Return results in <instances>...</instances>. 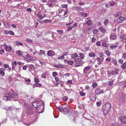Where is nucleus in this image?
<instances>
[{"label": "nucleus", "mask_w": 126, "mask_h": 126, "mask_svg": "<svg viewBox=\"0 0 126 126\" xmlns=\"http://www.w3.org/2000/svg\"><path fill=\"white\" fill-rule=\"evenodd\" d=\"M17 94L16 93H14L12 94L9 93L7 95H4L3 96V99L6 101L10 100L13 97L17 98Z\"/></svg>", "instance_id": "1"}, {"label": "nucleus", "mask_w": 126, "mask_h": 126, "mask_svg": "<svg viewBox=\"0 0 126 126\" xmlns=\"http://www.w3.org/2000/svg\"><path fill=\"white\" fill-rule=\"evenodd\" d=\"M111 108V105L109 103L104 105L103 107L102 111L104 115L107 114Z\"/></svg>", "instance_id": "2"}, {"label": "nucleus", "mask_w": 126, "mask_h": 126, "mask_svg": "<svg viewBox=\"0 0 126 126\" xmlns=\"http://www.w3.org/2000/svg\"><path fill=\"white\" fill-rule=\"evenodd\" d=\"M37 16L39 18V20L47 16L46 15L44 12H41V11L39 12L37 15Z\"/></svg>", "instance_id": "3"}, {"label": "nucleus", "mask_w": 126, "mask_h": 126, "mask_svg": "<svg viewBox=\"0 0 126 126\" xmlns=\"http://www.w3.org/2000/svg\"><path fill=\"white\" fill-rule=\"evenodd\" d=\"M120 71L119 68H115L111 72V74L113 75H117Z\"/></svg>", "instance_id": "4"}, {"label": "nucleus", "mask_w": 126, "mask_h": 126, "mask_svg": "<svg viewBox=\"0 0 126 126\" xmlns=\"http://www.w3.org/2000/svg\"><path fill=\"white\" fill-rule=\"evenodd\" d=\"M120 119L122 123L126 124V117L125 116H121L120 118Z\"/></svg>", "instance_id": "5"}, {"label": "nucleus", "mask_w": 126, "mask_h": 126, "mask_svg": "<svg viewBox=\"0 0 126 126\" xmlns=\"http://www.w3.org/2000/svg\"><path fill=\"white\" fill-rule=\"evenodd\" d=\"M33 111L32 107L31 106H29L27 108V113L28 114H32L33 112Z\"/></svg>", "instance_id": "6"}, {"label": "nucleus", "mask_w": 126, "mask_h": 126, "mask_svg": "<svg viewBox=\"0 0 126 126\" xmlns=\"http://www.w3.org/2000/svg\"><path fill=\"white\" fill-rule=\"evenodd\" d=\"M126 96V94L124 93H121L119 97L122 102H123L124 101Z\"/></svg>", "instance_id": "7"}, {"label": "nucleus", "mask_w": 126, "mask_h": 126, "mask_svg": "<svg viewBox=\"0 0 126 126\" xmlns=\"http://www.w3.org/2000/svg\"><path fill=\"white\" fill-rule=\"evenodd\" d=\"M95 93L96 94L98 95L101 93H104L103 90H101L99 89H96L95 90Z\"/></svg>", "instance_id": "8"}, {"label": "nucleus", "mask_w": 126, "mask_h": 126, "mask_svg": "<svg viewBox=\"0 0 126 126\" xmlns=\"http://www.w3.org/2000/svg\"><path fill=\"white\" fill-rule=\"evenodd\" d=\"M96 59L98 62L97 64L99 65L102 63V62H103L104 59L103 58H100L99 57H97Z\"/></svg>", "instance_id": "9"}, {"label": "nucleus", "mask_w": 126, "mask_h": 126, "mask_svg": "<svg viewBox=\"0 0 126 126\" xmlns=\"http://www.w3.org/2000/svg\"><path fill=\"white\" fill-rule=\"evenodd\" d=\"M55 54L54 52L52 50H50L47 52V55L50 56H53Z\"/></svg>", "instance_id": "10"}, {"label": "nucleus", "mask_w": 126, "mask_h": 126, "mask_svg": "<svg viewBox=\"0 0 126 126\" xmlns=\"http://www.w3.org/2000/svg\"><path fill=\"white\" fill-rule=\"evenodd\" d=\"M91 68V67L89 65L86 67L83 70L84 73L85 74H86L87 73L88 71Z\"/></svg>", "instance_id": "11"}, {"label": "nucleus", "mask_w": 126, "mask_h": 126, "mask_svg": "<svg viewBox=\"0 0 126 126\" xmlns=\"http://www.w3.org/2000/svg\"><path fill=\"white\" fill-rule=\"evenodd\" d=\"M39 103L38 101H35L33 102L32 103V105L33 107L36 108V109H37L38 107H39V105L37 104Z\"/></svg>", "instance_id": "12"}, {"label": "nucleus", "mask_w": 126, "mask_h": 126, "mask_svg": "<svg viewBox=\"0 0 126 126\" xmlns=\"http://www.w3.org/2000/svg\"><path fill=\"white\" fill-rule=\"evenodd\" d=\"M47 4L49 7H53L54 6L53 3H52L51 0H50L47 2Z\"/></svg>", "instance_id": "13"}, {"label": "nucleus", "mask_w": 126, "mask_h": 126, "mask_svg": "<svg viewBox=\"0 0 126 126\" xmlns=\"http://www.w3.org/2000/svg\"><path fill=\"white\" fill-rule=\"evenodd\" d=\"M125 19V17H119L117 19V21L118 23H120L122 22Z\"/></svg>", "instance_id": "14"}, {"label": "nucleus", "mask_w": 126, "mask_h": 126, "mask_svg": "<svg viewBox=\"0 0 126 126\" xmlns=\"http://www.w3.org/2000/svg\"><path fill=\"white\" fill-rule=\"evenodd\" d=\"M5 49L6 51H10L12 49V47L10 46H8L6 44L5 45Z\"/></svg>", "instance_id": "15"}, {"label": "nucleus", "mask_w": 126, "mask_h": 126, "mask_svg": "<svg viewBox=\"0 0 126 126\" xmlns=\"http://www.w3.org/2000/svg\"><path fill=\"white\" fill-rule=\"evenodd\" d=\"M79 15L83 17H86L88 16L87 14V13L82 12H79Z\"/></svg>", "instance_id": "16"}, {"label": "nucleus", "mask_w": 126, "mask_h": 126, "mask_svg": "<svg viewBox=\"0 0 126 126\" xmlns=\"http://www.w3.org/2000/svg\"><path fill=\"white\" fill-rule=\"evenodd\" d=\"M110 38V39L113 40L116 39L117 37L115 33H112L111 35Z\"/></svg>", "instance_id": "17"}, {"label": "nucleus", "mask_w": 126, "mask_h": 126, "mask_svg": "<svg viewBox=\"0 0 126 126\" xmlns=\"http://www.w3.org/2000/svg\"><path fill=\"white\" fill-rule=\"evenodd\" d=\"M75 62H80L81 61V58H80L79 56H78L76 58L74 59Z\"/></svg>", "instance_id": "18"}, {"label": "nucleus", "mask_w": 126, "mask_h": 126, "mask_svg": "<svg viewBox=\"0 0 126 126\" xmlns=\"http://www.w3.org/2000/svg\"><path fill=\"white\" fill-rule=\"evenodd\" d=\"M29 71L32 72V71L34 70V66L32 64H30L29 65Z\"/></svg>", "instance_id": "19"}, {"label": "nucleus", "mask_w": 126, "mask_h": 126, "mask_svg": "<svg viewBox=\"0 0 126 126\" xmlns=\"http://www.w3.org/2000/svg\"><path fill=\"white\" fill-rule=\"evenodd\" d=\"M46 75L47 76H49V74L47 72H46L43 73L41 75V77L43 78H46Z\"/></svg>", "instance_id": "20"}, {"label": "nucleus", "mask_w": 126, "mask_h": 126, "mask_svg": "<svg viewBox=\"0 0 126 126\" xmlns=\"http://www.w3.org/2000/svg\"><path fill=\"white\" fill-rule=\"evenodd\" d=\"M68 106L64 108L63 110V111L64 112H66L67 113H68L69 112V107L68 106V105H67Z\"/></svg>", "instance_id": "21"}, {"label": "nucleus", "mask_w": 126, "mask_h": 126, "mask_svg": "<svg viewBox=\"0 0 126 126\" xmlns=\"http://www.w3.org/2000/svg\"><path fill=\"white\" fill-rule=\"evenodd\" d=\"M45 54L46 53L45 51L41 50L40 51L39 53V55L40 56L45 55Z\"/></svg>", "instance_id": "22"}, {"label": "nucleus", "mask_w": 126, "mask_h": 126, "mask_svg": "<svg viewBox=\"0 0 126 126\" xmlns=\"http://www.w3.org/2000/svg\"><path fill=\"white\" fill-rule=\"evenodd\" d=\"M78 56V55L77 53H73L71 56V57L72 59H75Z\"/></svg>", "instance_id": "23"}, {"label": "nucleus", "mask_w": 126, "mask_h": 126, "mask_svg": "<svg viewBox=\"0 0 126 126\" xmlns=\"http://www.w3.org/2000/svg\"><path fill=\"white\" fill-rule=\"evenodd\" d=\"M99 29L100 31L104 33L106 32V30L105 29L102 27H100Z\"/></svg>", "instance_id": "24"}, {"label": "nucleus", "mask_w": 126, "mask_h": 126, "mask_svg": "<svg viewBox=\"0 0 126 126\" xmlns=\"http://www.w3.org/2000/svg\"><path fill=\"white\" fill-rule=\"evenodd\" d=\"M118 47V46L117 44H116L115 45H110V47L112 49H114L116 48L117 47Z\"/></svg>", "instance_id": "25"}, {"label": "nucleus", "mask_w": 126, "mask_h": 126, "mask_svg": "<svg viewBox=\"0 0 126 126\" xmlns=\"http://www.w3.org/2000/svg\"><path fill=\"white\" fill-rule=\"evenodd\" d=\"M99 57L100 58L103 59H104V54L103 52H99Z\"/></svg>", "instance_id": "26"}, {"label": "nucleus", "mask_w": 126, "mask_h": 126, "mask_svg": "<svg viewBox=\"0 0 126 126\" xmlns=\"http://www.w3.org/2000/svg\"><path fill=\"white\" fill-rule=\"evenodd\" d=\"M101 46L104 47H106L107 49H108V47L107 46L106 43L105 42H103L102 43Z\"/></svg>", "instance_id": "27"}, {"label": "nucleus", "mask_w": 126, "mask_h": 126, "mask_svg": "<svg viewBox=\"0 0 126 126\" xmlns=\"http://www.w3.org/2000/svg\"><path fill=\"white\" fill-rule=\"evenodd\" d=\"M41 86V84L39 83H36L33 86V87L34 88L36 87H40Z\"/></svg>", "instance_id": "28"}, {"label": "nucleus", "mask_w": 126, "mask_h": 126, "mask_svg": "<svg viewBox=\"0 0 126 126\" xmlns=\"http://www.w3.org/2000/svg\"><path fill=\"white\" fill-rule=\"evenodd\" d=\"M89 55L90 57H95L96 55L94 52H91L89 53Z\"/></svg>", "instance_id": "29"}, {"label": "nucleus", "mask_w": 126, "mask_h": 126, "mask_svg": "<svg viewBox=\"0 0 126 126\" xmlns=\"http://www.w3.org/2000/svg\"><path fill=\"white\" fill-rule=\"evenodd\" d=\"M51 20L49 19H47L46 20H44L42 22H44V23H51Z\"/></svg>", "instance_id": "30"}, {"label": "nucleus", "mask_w": 126, "mask_h": 126, "mask_svg": "<svg viewBox=\"0 0 126 126\" xmlns=\"http://www.w3.org/2000/svg\"><path fill=\"white\" fill-rule=\"evenodd\" d=\"M114 81L113 80H111L108 82V84L109 86H111L113 83Z\"/></svg>", "instance_id": "31"}, {"label": "nucleus", "mask_w": 126, "mask_h": 126, "mask_svg": "<svg viewBox=\"0 0 126 126\" xmlns=\"http://www.w3.org/2000/svg\"><path fill=\"white\" fill-rule=\"evenodd\" d=\"M121 68L123 69H124L126 68V63H123L121 66Z\"/></svg>", "instance_id": "32"}, {"label": "nucleus", "mask_w": 126, "mask_h": 126, "mask_svg": "<svg viewBox=\"0 0 126 126\" xmlns=\"http://www.w3.org/2000/svg\"><path fill=\"white\" fill-rule=\"evenodd\" d=\"M105 53V54L108 56H110V54L111 52L109 51V50H106Z\"/></svg>", "instance_id": "33"}, {"label": "nucleus", "mask_w": 126, "mask_h": 126, "mask_svg": "<svg viewBox=\"0 0 126 126\" xmlns=\"http://www.w3.org/2000/svg\"><path fill=\"white\" fill-rule=\"evenodd\" d=\"M16 53L19 56H21L22 55V52L20 50L16 51Z\"/></svg>", "instance_id": "34"}, {"label": "nucleus", "mask_w": 126, "mask_h": 126, "mask_svg": "<svg viewBox=\"0 0 126 126\" xmlns=\"http://www.w3.org/2000/svg\"><path fill=\"white\" fill-rule=\"evenodd\" d=\"M79 55L80 58H81L82 59H83L84 58V55L81 53H79Z\"/></svg>", "instance_id": "35"}, {"label": "nucleus", "mask_w": 126, "mask_h": 126, "mask_svg": "<svg viewBox=\"0 0 126 126\" xmlns=\"http://www.w3.org/2000/svg\"><path fill=\"white\" fill-rule=\"evenodd\" d=\"M86 23L88 25L90 26L92 25V22L91 20H88L86 22Z\"/></svg>", "instance_id": "36"}, {"label": "nucleus", "mask_w": 126, "mask_h": 126, "mask_svg": "<svg viewBox=\"0 0 126 126\" xmlns=\"http://www.w3.org/2000/svg\"><path fill=\"white\" fill-rule=\"evenodd\" d=\"M4 25L5 27L6 28H9V23H4Z\"/></svg>", "instance_id": "37"}, {"label": "nucleus", "mask_w": 126, "mask_h": 126, "mask_svg": "<svg viewBox=\"0 0 126 126\" xmlns=\"http://www.w3.org/2000/svg\"><path fill=\"white\" fill-rule=\"evenodd\" d=\"M4 71L1 70L0 71V74L2 77L3 76L5 75V73L4 72Z\"/></svg>", "instance_id": "38"}, {"label": "nucleus", "mask_w": 126, "mask_h": 126, "mask_svg": "<svg viewBox=\"0 0 126 126\" xmlns=\"http://www.w3.org/2000/svg\"><path fill=\"white\" fill-rule=\"evenodd\" d=\"M122 58L125 59L126 58V52H125L123 54V55L122 56Z\"/></svg>", "instance_id": "39"}, {"label": "nucleus", "mask_w": 126, "mask_h": 126, "mask_svg": "<svg viewBox=\"0 0 126 126\" xmlns=\"http://www.w3.org/2000/svg\"><path fill=\"white\" fill-rule=\"evenodd\" d=\"M67 63L68 64L70 65H73L74 63V62L73 61L71 60L68 61Z\"/></svg>", "instance_id": "40"}, {"label": "nucleus", "mask_w": 126, "mask_h": 126, "mask_svg": "<svg viewBox=\"0 0 126 126\" xmlns=\"http://www.w3.org/2000/svg\"><path fill=\"white\" fill-rule=\"evenodd\" d=\"M122 87H126V81H124L122 82Z\"/></svg>", "instance_id": "41"}, {"label": "nucleus", "mask_w": 126, "mask_h": 126, "mask_svg": "<svg viewBox=\"0 0 126 126\" xmlns=\"http://www.w3.org/2000/svg\"><path fill=\"white\" fill-rule=\"evenodd\" d=\"M24 60L25 61H26L28 62H30L31 61L30 57L28 58H25Z\"/></svg>", "instance_id": "42"}, {"label": "nucleus", "mask_w": 126, "mask_h": 126, "mask_svg": "<svg viewBox=\"0 0 126 126\" xmlns=\"http://www.w3.org/2000/svg\"><path fill=\"white\" fill-rule=\"evenodd\" d=\"M121 13L120 12H118L116 14L115 17L117 18L119 16H120L121 15Z\"/></svg>", "instance_id": "43"}, {"label": "nucleus", "mask_w": 126, "mask_h": 126, "mask_svg": "<svg viewBox=\"0 0 126 126\" xmlns=\"http://www.w3.org/2000/svg\"><path fill=\"white\" fill-rule=\"evenodd\" d=\"M58 109L60 112H62L63 111V109L62 108L61 106H59L58 107Z\"/></svg>", "instance_id": "44"}, {"label": "nucleus", "mask_w": 126, "mask_h": 126, "mask_svg": "<svg viewBox=\"0 0 126 126\" xmlns=\"http://www.w3.org/2000/svg\"><path fill=\"white\" fill-rule=\"evenodd\" d=\"M97 84L95 82H94L92 84V87L93 88H94L97 86Z\"/></svg>", "instance_id": "45"}, {"label": "nucleus", "mask_w": 126, "mask_h": 126, "mask_svg": "<svg viewBox=\"0 0 126 126\" xmlns=\"http://www.w3.org/2000/svg\"><path fill=\"white\" fill-rule=\"evenodd\" d=\"M67 4H62L61 5L62 7L66 8L67 7Z\"/></svg>", "instance_id": "46"}, {"label": "nucleus", "mask_w": 126, "mask_h": 126, "mask_svg": "<svg viewBox=\"0 0 126 126\" xmlns=\"http://www.w3.org/2000/svg\"><path fill=\"white\" fill-rule=\"evenodd\" d=\"M109 20L108 19H106L105 20L104 22V24L105 25H106L108 23Z\"/></svg>", "instance_id": "47"}, {"label": "nucleus", "mask_w": 126, "mask_h": 126, "mask_svg": "<svg viewBox=\"0 0 126 126\" xmlns=\"http://www.w3.org/2000/svg\"><path fill=\"white\" fill-rule=\"evenodd\" d=\"M57 73L56 72H52V74L53 76V77H56L57 75Z\"/></svg>", "instance_id": "48"}, {"label": "nucleus", "mask_w": 126, "mask_h": 126, "mask_svg": "<svg viewBox=\"0 0 126 126\" xmlns=\"http://www.w3.org/2000/svg\"><path fill=\"white\" fill-rule=\"evenodd\" d=\"M115 3L113 1H110V6H113V5Z\"/></svg>", "instance_id": "49"}, {"label": "nucleus", "mask_w": 126, "mask_h": 126, "mask_svg": "<svg viewBox=\"0 0 126 126\" xmlns=\"http://www.w3.org/2000/svg\"><path fill=\"white\" fill-rule=\"evenodd\" d=\"M57 32L59 34L61 35L63 32V31L62 30H57Z\"/></svg>", "instance_id": "50"}, {"label": "nucleus", "mask_w": 126, "mask_h": 126, "mask_svg": "<svg viewBox=\"0 0 126 126\" xmlns=\"http://www.w3.org/2000/svg\"><path fill=\"white\" fill-rule=\"evenodd\" d=\"M81 65V63H76L75 64V66L76 67H78L79 66H80Z\"/></svg>", "instance_id": "51"}, {"label": "nucleus", "mask_w": 126, "mask_h": 126, "mask_svg": "<svg viewBox=\"0 0 126 126\" xmlns=\"http://www.w3.org/2000/svg\"><path fill=\"white\" fill-rule=\"evenodd\" d=\"M9 34L10 35H14V32L12 31H9Z\"/></svg>", "instance_id": "52"}, {"label": "nucleus", "mask_w": 126, "mask_h": 126, "mask_svg": "<svg viewBox=\"0 0 126 126\" xmlns=\"http://www.w3.org/2000/svg\"><path fill=\"white\" fill-rule=\"evenodd\" d=\"M98 31L97 29H95L94 31V35L97 34V32Z\"/></svg>", "instance_id": "53"}, {"label": "nucleus", "mask_w": 126, "mask_h": 126, "mask_svg": "<svg viewBox=\"0 0 126 126\" xmlns=\"http://www.w3.org/2000/svg\"><path fill=\"white\" fill-rule=\"evenodd\" d=\"M68 99L67 96H64L63 98V99L64 101H67Z\"/></svg>", "instance_id": "54"}, {"label": "nucleus", "mask_w": 126, "mask_h": 126, "mask_svg": "<svg viewBox=\"0 0 126 126\" xmlns=\"http://www.w3.org/2000/svg\"><path fill=\"white\" fill-rule=\"evenodd\" d=\"M73 27L71 26H68L67 28V31H68L72 30L73 28Z\"/></svg>", "instance_id": "55"}, {"label": "nucleus", "mask_w": 126, "mask_h": 126, "mask_svg": "<svg viewBox=\"0 0 126 126\" xmlns=\"http://www.w3.org/2000/svg\"><path fill=\"white\" fill-rule=\"evenodd\" d=\"M73 8L74 10H77L78 11H80V9L79 8L76 7H74Z\"/></svg>", "instance_id": "56"}, {"label": "nucleus", "mask_w": 126, "mask_h": 126, "mask_svg": "<svg viewBox=\"0 0 126 126\" xmlns=\"http://www.w3.org/2000/svg\"><path fill=\"white\" fill-rule=\"evenodd\" d=\"M16 43L17 44H18L22 46L23 44L21 42H20L18 41H16Z\"/></svg>", "instance_id": "57"}, {"label": "nucleus", "mask_w": 126, "mask_h": 126, "mask_svg": "<svg viewBox=\"0 0 126 126\" xmlns=\"http://www.w3.org/2000/svg\"><path fill=\"white\" fill-rule=\"evenodd\" d=\"M79 93L80 94V95L81 96H84L85 95V93H84L83 92H80Z\"/></svg>", "instance_id": "58"}, {"label": "nucleus", "mask_w": 126, "mask_h": 126, "mask_svg": "<svg viewBox=\"0 0 126 126\" xmlns=\"http://www.w3.org/2000/svg\"><path fill=\"white\" fill-rule=\"evenodd\" d=\"M113 63L115 65H116L117 64V61L115 59H114L113 60Z\"/></svg>", "instance_id": "59"}, {"label": "nucleus", "mask_w": 126, "mask_h": 126, "mask_svg": "<svg viewBox=\"0 0 126 126\" xmlns=\"http://www.w3.org/2000/svg\"><path fill=\"white\" fill-rule=\"evenodd\" d=\"M64 56H63V55H62V56L58 57L57 58V59L59 60H60V59H64Z\"/></svg>", "instance_id": "60"}, {"label": "nucleus", "mask_w": 126, "mask_h": 126, "mask_svg": "<svg viewBox=\"0 0 126 126\" xmlns=\"http://www.w3.org/2000/svg\"><path fill=\"white\" fill-rule=\"evenodd\" d=\"M12 64L13 66H16V61H15L12 63Z\"/></svg>", "instance_id": "61"}, {"label": "nucleus", "mask_w": 126, "mask_h": 126, "mask_svg": "<svg viewBox=\"0 0 126 126\" xmlns=\"http://www.w3.org/2000/svg\"><path fill=\"white\" fill-rule=\"evenodd\" d=\"M30 58L31 61H34L36 59L35 57H32L31 56Z\"/></svg>", "instance_id": "62"}, {"label": "nucleus", "mask_w": 126, "mask_h": 126, "mask_svg": "<svg viewBox=\"0 0 126 126\" xmlns=\"http://www.w3.org/2000/svg\"><path fill=\"white\" fill-rule=\"evenodd\" d=\"M85 89L86 90H89L90 89V87L88 85H86L85 87Z\"/></svg>", "instance_id": "63"}, {"label": "nucleus", "mask_w": 126, "mask_h": 126, "mask_svg": "<svg viewBox=\"0 0 126 126\" xmlns=\"http://www.w3.org/2000/svg\"><path fill=\"white\" fill-rule=\"evenodd\" d=\"M101 104V101H99L98 102L96 103V105L97 106H100Z\"/></svg>", "instance_id": "64"}]
</instances>
